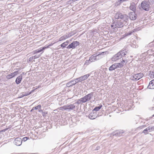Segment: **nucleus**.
I'll use <instances>...</instances> for the list:
<instances>
[{"instance_id":"1","label":"nucleus","mask_w":154,"mask_h":154,"mask_svg":"<svg viewBox=\"0 0 154 154\" xmlns=\"http://www.w3.org/2000/svg\"><path fill=\"white\" fill-rule=\"evenodd\" d=\"M79 108V106L76 102L72 104H68L60 108V110L63 111V110H68V111L74 109V110H77Z\"/></svg>"},{"instance_id":"2","label":"nucleus","mask_w":154,"mask_h":154,"mask_svg":"<svg viewBox=\"0 0 154 154\" xmlns=\"http://www.w3.org/2000/svg\"><path fill=\"white\" fill-rule=\"evenodd\" d=\"M115 17L116 19H120L121 20L124 21L125 22L124 25H127V21L128 19V17L126 14H122L119 12H117L115 15Z\"/></svg>"},{"instance_id":"3","label":"nucleus","mask_w":154,"mask_h":154,"mask_svg":"<svg viewBox=\"0 0 154 154\" xmlns=\"http://www.w3.org/2000/svg\"><path fill=\"white\" fill-rule=\"evenodd\" d=\"M115 17L116 19H120L121 20L124 21L125 22L124 25H127V21L128 19V17L126 14H122L119 12H117L115 15Z\"/></svg>"},{"instance_id":"4","label":"nucleus","mask_w":154,"mask_h":154,"mask_svg":"<svg viewBox=\"0 0 154 154\" xmlns=\"http://www.w3.org/2000/svg\"><path fill=\"white\" fill-rule=\"evenodd\" d=\"M123 21L122 20H119L117 19L115 22H114L113 24L111 26V27H115L113 28L114 29L115 31L118 29L117 28H121L124 26V23H123Z\"/></svg>"},{"instance_id":"5","label":"nucleus","mask_w":154,"mask_h":154,"mask_svg":"<svg viewBox=\"0 0 154 154\" xmlns=\"http://www.w3.org/2000/svg\"><path fill=\"white\" fill-rule=\"evenodd\" d=\"M142 8L146 11H148L149 10L150 6L149 2L146 1H143L141 3Z\"/></svg>"},{"instance_id":"6","label":"nucleus","mask_w":154,"mask_h":154,"mask_svg":"<svg viewBox=\"0 0 154 154\" xmlns=\"http://www.w3.org/2000/svg\"><path fill=\"white\" fill-rule=\"evenodd\" d=\"M124 132L122 130H119L114 131L111 134L110 136L119 137L122 135Z\"/></svg>"},{"instance_id":"7","label":"nucleus","mask_w":154,"mask_h":154,"mask_svg":"<svg viewBox=\"0 0 154 154\" xmlns=\"http://www.w3.org/2000/svg\"><path fill=\"white\" fill-rule=\"evenodd\" d=\"M79 42L78 41H74L71 44L69 45L67 47V48L70 49L72 48V49L75 48L77 46L79 45Z\"/></svg>"},{"instance_id":"8","label":"nucleus","mask_w":154,"mask_h":154,"mask_svg":"<svg viewBox=\"0 0 154 154\" xmlns=\"http://www.w3.org/2000/svg\"><path fill=\"white\" fill-rule=\"evenodd\" d=\"M101 116V114L97 115V113L96 112H92L89 115L88 118L91 119H94Z\"/></svg>"},{"instance_id":"9","label":"nucleus","mask_w":154,"mask_h":154,"mask_svg":"<svg viewBox=\"0 0 154 154\" xmlns=\"http://www.w3.org/2000/svg\"><path fill=\"white\" fill-rule=\"evenodd\" d=\"M53 44H51L49 45L46 46H44L42 48H40L37 49L36 50H35L33 51V54H35L39 53L43 50H45V49L47 48H48L50 46H51Z\"/></svg>"},{"instance_id":"10","label":"nucleus","mask_w":154,"mask_h":154,"mask_svg":"<svg viewBox=\"0 0 154 154\" xmlns=\"http://www.w3.org/2000/svg\"><path fill=\"white\" fill-rule=\"evenodd\" d=\"M134 76L136 78L134 79H131V80L134 81H136L142 78L143 76V74L142 73H140L134 74Z\"/></svg>"},{"instance_id":"11","label":"nucleus","mask_w":154,"mask_h":154,"mask_svg":"<svg viewBox=\"0 0 154 154\" xmlns=\"http://www.w3.org/2000/svg\"><path fill=\"white\" fill-rule=\"evenodd\" d=\"M80 77L81 82L85 86H86V85L87 84V75H84L83 76H82Z\"/></svg>"},{"instance_id":"12","label":"nucleus","mask_w":154,"mask_h":154,"mask_svg":"<svg viewBox=\"0 0 154 154\" xmlns=\"http://www.w3.org/2000/svg\"><path fill=\"white\" fill-rule=\"evenodd\" d=\"M87 101V95L78 100L76 102L77 103L78 106L79 104L81 103H84Z\"/></svg>"},{"instance_id":"13","label":"nucleus","mask_w":154,"mask_h":154,"mask_svg":"<svg viewBox=\"0 0 154 154\" xmlns=\"http://www.w3.org/2000/svg\"><path fill=\"white\" fill-rule=\"evenodd\" d=\"M129 17L130 19L132 20H135L137 18V15L135 12H131L129 14Z\"/></svg>"},{"instance_id":"14","label":"nucleus","mask_w":154,"mask_h":154,"mask_svg":"<svg viewBox=\"0 0 154 154\" xmlns=\"http://www.w3.org/2000/svg\"><path fill=\"white\" fill-rule=\"evenodd\" d=\"M127 51L126 49L124 48L119 52V54H119L121 56V58L126 55L125 53H127Z\"/></svg>"},{"instance_id":"15","label":"nucleus","mask_w":154,"mask_h":154,"mask_svg":"<svg viewBox=\"0 0 154 154\" xmlns=\"http://www.w3.org/2000/svg\"><path fill=\"white\" fill-rule=\"evenodd\" d=\"M23 140L20 137L16 138L14 141L15 144H22Z\"/></svg>"},{"instance_id":"16","label":"nucleus","mask_w":154,"mask_h":154,"mask_svg":"<svg viewBox=\"0 0 154 154\" xmlns=\"http://www.w3.org/2000/svg\"><path fill=\"white\" fill-rule=\"evenodd\" d=\"M95 54L91 56L90 57L89 60H87V64L90 63H91L94 61L96 60Z\"/></svg>"},{"instance_id":"17","label":"nucleus","mask_w":154,"mask_h":154,"mask_svg":"<svg viewBox=\"0 0 154 154\" xmlns=\"http://www.w3.org/2000/svg\"><path fill=\"white\" fill-rule=\"evenodd\" d=\"M119 54L118 52L117 54L114 55L112 59V60L115 61L121 58V56Z\"/></svg>"},{"instance_id":"18","label":"nucleus","mask_w":154,"mask_h":154,"mask_svg":"<svg viewBox=\"0 0 154 154\" xmlns=\"http://www.w3.org/2000/svg\"><path fill=\"white\" fill-rule=\"evenodd\" d=\"M93 94V92H91L87 95V101L90 100V102H91V101L93 100H91V99L94 97V96Z\"/></svg>"},{"instance_id":"19","label":"nucleus","mask_w":154,"mask_h":154,"mask_svg":"<svg viewBox=\"0 0 154 154\" xmlns=\"http://www.w3.org/2000/svg\"><path fill=\"white\" fill-rule=\"evenodd\" d=\"M23 76L22 74L19 76L15 80V82L17 84H19L22 79Z\"/></svg>"},{"instance_id":"20","label":"nucleus","mask_w":154,"mask_h":154,"mask_svg":"<svg viewBox=\"0 0 154 154\" xmlns=\"http://www.w3.org/2000/svg\"><path fill=\"white\" fill-rule=\"evenodd\" d=\"M130 9L132 10L133 12H135L136 10V5L134 2H132L130 6Z\"/></svg>"},{"instance_id":"21","label":"nucleus","mask_w":154,"mask_h":154,"mask_svg":"<svg viewBox=\"0 0 154 154\" xmlns=\"http://www.w3.org/2000/svg\"><path fill=\"white\" fill-rule=\"evenodd\" d=\"M40 56V55H38V56H37L36 55H35L34 56H32L31 57H30L29 58L28 60L29 62H32L33 61H34V60L35 59L39 57Z\"/></svg>"},{"instance_id":"22","label":"nucleus","mask_w":154,"mask_h":154,"mask_svg":"<svg viewBox=\"0 0 154 154\" xmlns=\"http://www.w3.org/2000/svg\"><path fill=\"white\" fill-rule=\"evenodd\" d=\"M102 107V105L101 104L98 106L95 107L92 110V112H96L99 111Z\"/></svg>"},{"instance_id":"23","label":"nucleus","mask_w":154,"mask_h":154,"mask_svg":"<svg viewBox=\"0 0 154 154\" xmlns=\"http://www.w3.org/2000/svg\"><path fill=\"white\" fill-rule=\"evenodd\" d=\"M115 64L116 65V68H121L122 67H123L124 65L122 63H115Z\"/></svg>"},{"instance_id":"24","label":"nucleus","mask_w":154,"mask_h":154,"mask_svg":"<svg viewBox=\"0 0 154 154\" xmlns=\"http://www.w3.org/2000/svg\"><path fill=\"white\" fill-rule=\"evenodd\" d=\"M103 54H95V59L96 60H98L100 58L102 57Z\"/></svg>"},{"instance_id":"25","label":"nucleus","mask_w":154,"mask_h":154,"mask_svg":"<svg viewBox=\"0 0 154 154\" xmlns=\"http://www.w3.org/2000/svg\"><path fill=\"white\" fill-rule=\"evenodd\" d=\"M115 63L112 65L110 66L109 67V70L110 71H112L113 70H115L116 69Z\"/></svg>"},{"instance_id":"26","label":"nucleus","mask_w":154,"mask_h":154,"mask_svg":"<svg viewBox=\"0 0 154 154\" xmlns=\"http://www.w3.org/2000/svg\"><path fill=\"white\" fill-rule=\"evenodd\" d=\"M69 38L68 36L67 35H64L61 37H60L59 39V41H62L63 40L65 39H66L67 38Z\"/></svg>"},{"instance_id":"27","label":"nucleus","mask_w":154,"mask_h":154,"mask_svg":"<svg viewBox=\"0 0 154 154\" xmlns=\"http://www.w3.org/2000/svg\"><path fill=\"white\" fill-rule=\"evenodd\" d=\"M151 81L149 82L148 88L150 89H154V83H151Z\"/></svg>"},{"instance_id":"28","label":"nucleus","mask_w":154,"mask_h":154,"mask_svg":"<svg viewBox=\"0 0 154 154\" xmlns=\"http://www.w3.org/2000/svg\"><path fill=\"white\" fill-rule=\"evenodd\" d=\"M149 75L151 78H154V72L151 71L149 72Z\"/></svg>"},{"instance_id":"29","label":"nucleus","mask_w":154,"mask_h":154,"mask_svg":"<svg viewBox=\"0 0 154 154\" xmlns=\"http://www.w3.org/2000/svg\"><path fill=\"white\" fill-rule=\"evenodd\" d=\"M13 74L12 73L9 75H7L6 77V78L8 79H11L14 77Z\"/></svg>"},{"instance_id":"30","label":"nucleus","mask_w":154,"mask_h":154,"mask_svg":"<svg viewBox=\"0 0 154 154\" xmlns=\"http://www.w3.org/2000/svg\"><path fill=\"white\" fill-rule=\"evenodd\" d=\"M75 34V33L73 31L71 32H69L67 34V35H68V37L69 38V37H71L72 35H74Z\"/></svg>"},{"instance_id":"31","label":"nucleus","mask_w":154,"mask_h":154,"mask_svg":"<svg viewBox=\"0 0 154 154\" xmlns=\"http://www.w3.org/2000/svg\"><path fill=\"white\" fill-rule=\"evenodd\" d=\"M134 32V31H130L128 33H126L124 35L125 36H127L128 35H130L132 34V33L133 32Z\"/></svg>"},{"instance_id":"32","label":"nucleus","mask_w":154,"mask_h":154,"mask_svg":"<svg viewBox=\"0 0 154 154\" xmlns=\"http://www.w3.org/2000/svg\"><path fill=\"white\" fill-rule=\"evenodd\" d=\"M67 45V42H64L60 45L61 47L64 48Z\"/></svg>"},{"instance_id":"33","label":"nucleus","mask_w":154,"mask_h":154,"mask_svg":"<svg viewBox=\"0 0 154 154\" xmlns=\"http://www.w3.org/2000/svg\"><path fill=\"white\" fill-rule=\"evenodd\" d=\"M41 105H38L37 106L33 107V108H34V109L35 110H37V109H40L41 108Z\"/></svg>"},{"instance_id":"34","label":"nucleus","mask_w":154,"mask_h":154,"mask_svg":"<svg viewBox=\"0 0 154 154\" xmlns=\"http://www.w3.org/2000/svg\"><path fill=\"white\" fill-rule=\"evenodd\" d=\"M72 85L71 82L70 81L66 84V86L67 87H70Z\"/></svg>"},{"instance_id":"35","label":"nucleus","mask_w":154,"mask_h":154,"mask_svg":"<svg viewBox=\"0 0 154 154\" xmlns=\"http://www.w3.org/2000/svg\"><path fill=\"white\" fill-rule=\"evenodd\" d=\"M42 116L45 117L46 116V114H48V112L46 111L42 112Z\"/></svg>"},{"instance_id":"36","label":"nucleus","mask_w":154,"mask_h":154,"mask_svg":"<svg viewBox=\"0 0 154 154\" xmlns=\"http://www.w3.org/2000/svg\"><path fill=\"white\" fill-rule=\"evenodd\" d=\"M11 128V127H10V126L8 128H5V129H3V130L0 131V134L2 132H5V131H7L9 128Z\"/></svg>"},{"instance_id":"37","label":"nucleus","mask_w":154,"mask_h":154,"mask_svg":"<svg viewBox=\"0 0 154 154\" xmlns=\"http://www.w3.org/2000/svg\"><path fill=\"white\" fill-rule=\"evenodd\" d=\"M80 77H79L78 78L76 79L75 80V82H76V83H78L79 82H81V81L80 80Z\"/></svg>"},{"instance_id":"38","label":"nucleus","mask_w":154,"mask_h":154,"mask_svg":"<svg viewBox=\"0 0 154 154\" xmlns=\"http://www.w3.org/2000/svg\"><path fill=\"white\" fill-rule=\"evenodd\" d=\"M121 3L122 2H120V0H119L118 2H116V5L118 6L120 5Z\"/></svg>"},{"instance_id":"39","label":"nucleus","mask_w":154,"mask_h":154,"mask_svg":"<svg viewBox=\"0 0 154 154\" xmlns=\"http://www.w3.org/2000/svg\"><path fill=\"white\" fill-rule=\"evenodd\" d=\"M29 138V137H25L23 138L22 140H23V141H26Z\"/></svg>"},{"instance_id":"40","label":"nucleus","mask_w":154,"mask_h":154,"mask_svg":"<svg viewBox=\"0 0 154 154\" xmlns=\"http://www.w3.org/2000/svg\"><path fill=\"white\" fill-rule=\"evenodd\" d=\"M148 131L147 130V129H144L143 131V133H144L145 134H147L148 133Z\"/></svg>"},{"instance_id":"41","label":"nucleus","mask_w":154,"mask_h":154,"mask_svg":"<svg viewBox=\"0 0 154 154\" xmlns=\"http://www.w3.org/2000/svg\"><path fill=\"white\" fill-rule=\"evenodd\" d=\"M18 73V71H16L12 73L13 74L14 76L15 75L17 74Z\"/></svg>"},{"instance_id":"42","label":"nucleus","mask_w":154,"mask_h":154,"mask_svg":"<svg viewBox=\"0 0 154 154\" xmlns=\"http://www.w3.org/2000/svg\"><path fill=\"white\" fill-rule=\"evenodd\" d=\"M70 81L72 83V85H75L76 83V82H75V80H72Z\"/></svg>"},{"instance_id":"43","label":"nucleus","mask_w":154,"mask_h":154,"mask_svg":"<svg viewBox=\"0 0 154 154\" xmlns=\"http://www.w3.org/2000/svg\"><path fill=\"white\" fill-rule=\"evenodd\" d=\"M125 63V61L123 59V58L122 59V61H121V63H122L124 64Z\"/></svg>"},{"instance_id":"44","label":"nucleus","mask_w":154,"mask_h":154,"mask_svg":"<svg viewBox=\"0 0 154 154\" xmlns=\"http://www.w3.org/2000/svg\"><path fill=\"white\" fill-rule=\"evenodd\" d=\"M150 129H151V131L154 130V126H152V127L150 126Z\"/></svg>"},{"instance_id":"45","label":"nucleus","mask_w":154,"mask_h":154,"mask_svg":"<svg viewBox=\"0 0 154 154\" xmlns=\"http://www.w3.org/2000/svg\"><path fill=\"white\" fill-rule=\"evenodd\" d=\"M30 94H31V92H29V93H27L26 94H25L23 95V96H26Z\"/></svg>"},{"instance_id":"46","label":"nucleus","mask_w":154,"mask_h":154,"mask_svg":"<svg viewBox=\"0 0 154 154\" xmlns=\"http://www.w3.org/2000/svg\"><path fill=\"white\" fill-rule=\"evenodd\" d=\"M146 129L148 131H150V130H151V129H150V126L147 127Z\"/></svg>"},{"instance_id":"47","label":"nucleus","mask_w":154,"mask_h":154,"mask_svg":"<svg viewBox=\"0 0 154 154\" xmlns=\"http://www.w3.org/2000/svg\"><path fill=\"white\" fill-rule=\"evenodd\" d=\"M39 87H38V88H36L34 90H32V91L30 92H31V94L32 93V92H33L34 91V90H35V89H37Z\"/></svg>"},{"instance_id":"48","label":"nucleus","mask_w":154,"mask_h":154,"mask_svg":"<svg viewBox=\"0 0 154 154\" xmlns=\"http://www.w3.org/2000/svg\"><path fill=\"white\" fill-rule=\"evenodd\" d=\"M100 147L99 146H97L96 149H95V150H98L99 149Z\"/></svg>"},{"instance_id":"49","label":"nucleus","mask_w":154,"mask_h":154,"mask_svg":"<svg viewBox=\"0 0 154 154\" xmlns=\"http://www.w3.org/2000/svg\"><path fill=\"white\" fill-rule=\"evenodd\" d=\"M127 0H120V2L122 3L123 2H125V1H126Z\"/></svg>"},{"instance_id":"50","label":"nucleus","mask_w":154,"mask_h":154,"mask_svg":"<svg viewBox=\"0 0 154 154\" xmlns=\"http://www.w3.org/2000/svg\"><path fill=\"white\" fill-rule=\"evenodd\" d=\"M38 110L39 112H43L42 110L41 109V108H40V109H38Z\"/></svg>"},{"instance_id":"51","label":"nucleus","mask_w":154,"mask_h":154,"mask_svg":"<svg viewBox=\"0 0 154 154\" xmlns=\"http://www.w3.org/2000/svg\"><path fill=\"white\" fill-rule=\"evenodd\" d=\"M144 127V125H142V126H140V127H139V128H143Z\"/></svg>"},{"instance_id":"52","label":"nucleus","mask_w":154,"mask_h":154,"mask_svg":"<svg viewBox=\"0 0 154 154\" xmlns=\"http://www.w3.org/2000/svg\"><path fill=\"white\" fill-rule=\"evenodd\" d=\"M86 108V106H84V111H85V109Z\"/></svg>"},{"instance_id":"53","label":"nucleus","mask_w":154,"mask_h":154,"mask_svg":"<svg viewBox=\"0 0 154 154\" xmlns=\"http://www.w3.org/2000/svg\"><path fill=\"white\" fill-rule=\"evenodd\" d=\"M154 83V79H153V80H152V81H151V83Z\"/></svg>"},{"instance_id":"54","label":"nucleus","mask_w":154,"mask_h":154,"mask_svg":"<svg viewBox=\"0 0 154 154\" xmlns=\"http://www.w3.org/2000/svg\"><path fill=\"white\" fill-rule=\"evenodd\" d=\"M102 113H102L101 112H100L99 113H98V114H99V115H100V114H101V115H102Z\"/></svg>"},{"instance_id":"55","label":"nucleus","mask_w":154,"mask_h":154,"mask_svg":"<svg viewBox=\"0 0 154 154\" xmlns=\"http://www.w3.org/2000/svg\"><path fill=\"white\" fill-rule=\"evenodd\" d=\"M34 109V108H33H33H32V109L30 111H31V112H32V111H33Z\"/></svg>"},{"instance_id":"56","label":"nucleus","mask_w":154,"mask_h":154,"mask_svg":"<svg viewBox=\"0 0 154 154\" xmlns=\"http://www.w3.org/2000/svg\"><path fill=\"white\" fill-rule=\"evenodd\" d=\"M132 77L133 78H134V79L136 78V77L135 76H134V75H133V76Z\"/></svg>"},{"instance_id":"57","label":"nucleus","mask_w":154,"mask_h":154,"mask_svg":"<svg viewBox=\"0 0 154 154\" xmlns=\"http://www.w3.org/2000/svg\"><path fill=\"white\" fill-rule=\"evenodd\" d=\"M89 76V75L87 74V78H88Z\"/></svg>"},{"instance_id":"58","label":"nucleus","mask_w":154,"mask_h":154,"mask_svg":"<svg viewBox=\"0 0 154 154\" xmlns=\"http://www.w3.org/2000/svg\"><path fill=\"white\" fill-rule=\"evenodd\" d=\"M87 60L85 61V65L86 63H87Z\"/></svg>"},{"instance_id":"59","label":"nucleus","mask_w":154,"mask_h":154,"mask_svg":"<svg viewBox=\"0 0 154 154\" xmlns=\"http://www.w3.org/2000/svg\"><path fill=\"white\" fill-rule=\"evenodd\" d=\"M66 42H67V44H68V43L69 42L68 41H67Z\"/></svg>"},{"instance_id":"60","label":"nucleus","mask_w":154,"mask_h":154,"mask_svg":"<svg viewBox=\"0 0 154 154\" xmlns=\"http://www.w3.org/2000/svg\"><path fill=\"white\" fill-rule=\"evenodd\" d=\"M152 109H154V107H152Z\"/></svg>"},{"instance_id":"61","label":"nucleus","mask_w":154,"mask_h":154,"mask_svg":"<svg viewBox=\"0 0 154 154\" xmlns=\"http://www.w3.org/2000/svg\"><path fill=\"white\" fill-rule=\"evenodd\" d=\"M66 143V142H65V143H64L63 144H64Z\"/></svg>"},{"instance_id":"62","label":"nucleus","mask_w":154,"mask_h":154,"mask_svg":"<svg viewBox=\"0 0 154 154\" xmlns=\"http://www.w3.org/2000/svg\"><path fill=\"white\" fill-rule=\"evenodd\" d=\"M154 117V114L152 116V117Z\"/></svg>"},{"instance_id":"63","label":"nucleus","mask_w":154,"mask_h":154,"mask_svg":"<svg viewBox=\"0 0 154 154\" xmlns=\"http://www.w3.org/2000/svg\"><path fill=\"white\" fill-rule=\"evenodd\" d=\"M18 146H20V145H17Z\"/></svg>"},{"instance_id":"64","label":"nucleus","mask_w":154,"mask_h":154,"mask_svg":"<svg viewBox=\"0 0 154 154\" xmlns=\"http://www.w3.org/2000/svg\"><path fill=\"white\" fill-rule=\"evenodd\" d=\"M89 82V81H87V82Z\"/></svg>"}]
</instances>
